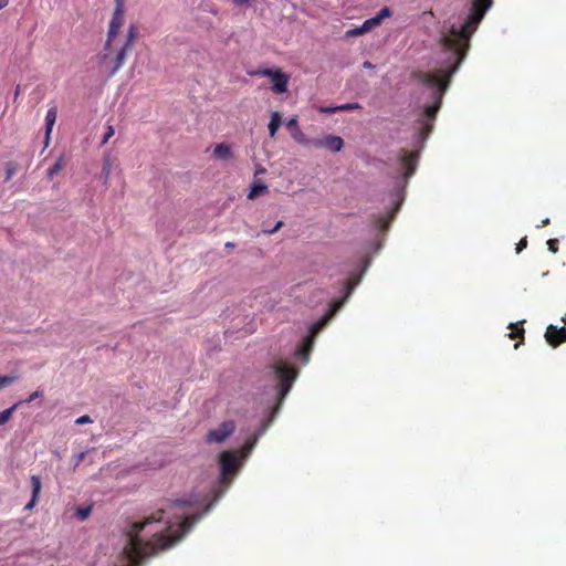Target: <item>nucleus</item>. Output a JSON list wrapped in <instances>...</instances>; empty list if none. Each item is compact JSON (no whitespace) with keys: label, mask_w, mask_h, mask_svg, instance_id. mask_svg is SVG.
Returning <instances> with one entry per match:
<instances>
[{"label":"nucleus","mask_w":566,"mask_h":566,"mask_svg":"<svg viewBox=\"0 0 566 566\" xmlns=\"http://www.w3.org/2000/svg\"><path fill=\"white\" fill-rule=\"evenodd\" d=\"M463 9L443 23L441 45L446 57L440 67L429 72H418L417 82L421 85V96L417 119L415 122L413 147L409 153L401 148L396 156L400 175L395 176L392 189L387 193L388 203L385 211L373 216V226H389L405 201L406 187L417 169L419 151L432 132L433 122L441 107L442 98L451 82V76L458 71L465 57L470 39L476 31L493 0H463Z\"/></svg>","instance_id":"nucleus-1"},{"label":"nucleus","mask_w":566,"mask_h":566,"mask_svg":"<svg viewBox=\"0 0 566 566\" xmlns=\"http://www.w3.org/2000/svg\"><path fill=\"white\" fill-rule=\"evenodd\" d=\"M17 170V167L13 163H7L6 164V178L4 181H9L12 179Z\"/></svg>","instance_id":"nucleus-23"},{"label":"nucleus","mask_w":566,"mask_h":566,"mask_svg":"<svg viewBox=\"0 0 566 566\" xmlns=\"http://www.w3.org/2000/svg\"><path fill=\"white\" fill-rule=\"evenodd\" d=\"M548 250L552 253H556L558 251V240L557 239H549L547 241Z\"/></svg>","instance_id":"nucleus-31"},{"label":"nucleus","mask_w":566,"mask_h":566,"mask_svg":"<svg viewBox=\"0 0 566 566\" xmlns=\"http://www.w3.org/2000/svg\"><path fill=\"white\" fill-rule=\"evenodd\" d=\"M226 247H227V248H233V247H234V243H232V242H227V243H226Z\"/></svg>","instance_id":"nucleus-43"},{"label":"nucleus","mask_w":566,"mask_h":566,"mask_svg":"<svg viewBox=\"0 0 566 566\" xmlns=\"http://www.w3.org/2000/svg\"><path fill=\"white\" fill-rule=\"evenodd\" d=\"M19 92H20V86L18 85V86L15 87V92H14L15 96L19 94Z\"/></svg>","instance_id":"nucleus-44"},{"label":"nucleus","mask_w":566,"mask_h":566,"mask_svg":"<svg viewBox=\"0 0 566 566\" xmlns=\"http://www.w3.org/2000/svg\"><path fill=\"white\" fill-rule=\"evenodd\" d=\"M316 293L328 296L327 293L324 290H317Z\"/></svg>","instance_id":"nucleus-42"},{"label":"nucleus","mask_w":566,"mask_h":566,"mask_svg":"<svg viewBox=\"0 0 566 566\" xmlns=\"http://www.w3.org/2000/svg\"><path fill=\"white\" fill-rule=\"evenodd\" d=\"M545 338L553 347L566 342V327L557 328L555 325H549L545 333Z\"/></svg>","instance_id":"nucleus-6"},{"label":"nucleus","mask_w":566,"mask_h":566,"mask_svg":"<svg viewBox=\"0 0 566 566\" xmlns=\"http://www.w3.org/2000/svg\"><path fill=\"white\" fill-rule=\"evenodd\" d=\"M119 29L115 27H108L107 40L105 43V50H109L113 40L117 36Z\"/></svg>","instance_id":"nucleus-20"},{"label":"nucleus","mask_w":566,"mask_h":566,"mask_svg":"<svg viewBox=\"0 0 566 566\" xmlns=\"http://www.w3.org/2000/svg\"><path fill=\"white\" fill-rule=\"evenodd\" d=\"M115 134V130L113 128V126L108 125L107 126V129L102 138V144H106L108 142V139Z\"/></svg>","instance_id":"nucleus-28"},{"label":"nucleus","mask_w":566,"mask_h":566,"mask_svg":"<svg viewBox=\"0 0 566 566\" xmlns=\"http://www.w3.org/2000/svg\"><path fill=\"white\" fill-rule=\"evenodd\" d=\"M364 30H363V27H356V28H353V29H349L346 31V36L347 38H354V36H358V35H361L364 34Z\"/></svg>","instance_id":"nucleus-26"},{"label":"nucleus","mask_w":566,"mask_h":566,"mask_svg":"<svg viewBox=\"0 0 566 566\" xmlns=\"http://www.w3.org/2000/svg\"><path fill=\"white\" fill-rule=\"evenodd\" d=\"M281 125H282L281 114L279 112L272 113L270 123L268 125L269 134L271 137H273L276 134V132Z\"/></svg>","instance_id":"nucleus-14"},{"label":"nucleus","mask_w":566,"mask_h":566,"mask_svg":"<svg viewBox=\"0 0 566 566\" xmlns=\"http://www.w3.org/2000/svg\"><path fill=\"white\" fill-rule=\"evenodd\" d=\"M22 403V401H18L14 405H12L10 408L3 410L0 412V426L7 423L10 418L12 417V413L14 410Z\"/></svg>","instance_id":"nucleus-16"},{"label":"nucleus","mask_w":566,"mask_h":566,"mask_svg":"<svg viewBox=\"0 0 566 566\" xmlns=\"http://www.w3.org/2000/svg\"><path fill=\"white\" fill-rule=\"evenodd\" d=\"M251 0H232L235 6L250 4Z\"/></svg>","instance_id":"nucleus-37"},{"label":"nucleus","mask_w":566,"mask_h":566,"mask_svg":"<svg viewBox=\"0 0 566 566\" xmlns=\"http://www.w3.org/2000/svg\"><path fill=\"white\" fill-rule=\"evenodd\" d=\"M563 323L566 324V315L562 318Z\"/></svg>","instance_id":"nucleus-46"},{"label":"nucleus","mask_w":566,"mask_h":566,"mask_svg":"<svg viewBox=\"0 0 566 566\" xmlns=\"http://www.w3.org/2000/svg\"><path fill=\"white\" fill-rule=\"evenodd\" d=\"M315 148H325L332 153H338L344 147V139L340 136L328 134L322 138H316L314 143Z\"/></svg>","instance_id":"nucleus-5"},{"label":"nucleus","mask_w":566,"mask_h":566,"mask_svg":"<svg viewBox=\"0 0 566 566\" xmlns=\"http://www.w3.org/2000/svg\"><path fill=\"white\" fill-rule=\"evenodd\" d=\"M123 22H124L123 0H116V7L112 14L109 25L119 29L122 27Z\"/></svg>","instance_id":"nucleus-12"},{"label":"nucleus","mask_w":566,"mask_h":566,"mask_svg":"<svg viewBox=\"0 0 566 566\" xmlns=\"http://www.w3.org/2000/svg\"><path fill=\"white\" fill-rule=\"evenodd\" d=\"M378 25H379V22L377 21V19L375 17L365 20L364 23L361 24L365 33L371 31L373 29H375Z\"/></svg>","instance_id":"nucleus-21"},{"label":"nucleus","mask_w":566,"mask_h":566,"mask_svg":"<svg viewBox=\"0 0 566 566\" xmlns=\"http://www.w3.org/2000/svg\"><path fill=\"white\" fill-rule=\"evenodd\" d=\"M57 116V108L56 106H52L48 109L45 115V137H44V144L45 146L49 145L50 142V135L52 133L53 126L55 124Z\"/></svg>","instance_id":"nucleus-8"},{"label":"nucleus","mask_w":566,"mask_h":566,"mask_svg":"<svg viewBox=\"0 0 566 566\" xmlns=\"http://www.w3.org/2000/svg\"><path fill=\"white\" fill-rule=\"evenodd\" d=\"M41 391L40 390H35L33 391L23 402H27V403H30L32 402L33 400H35L36 398H39L41 396Z\"/></svg>","instance_id":"nucleus-33"},{"label":"nucleus","mask_w":566,"mask_h":566,"mask_svg":"<svg viewBox=\"0 0 566 566\" xmlns=\"http://www.w3.org/2000/svg\"><path fill=\"white\" fill-rule=\"evenodd\" d=\"M283 221L282 220H279L275 226H271V228H263V232L266 233V234H273L275 233L276 231H279L282 227H283Z\"/></svg>","instance_id":"nucleus-25"},{"label":"nucleus","mask_w":566,"mask_h":566,"mask_svg":"<svg viewBox=\"0 0 566 566\" xmlns=\"http://www.w3.org/2000/svg\"><path fill=\"white\" fill-rule=\"evenodd\" d=\"M109 174H111V164L109 161H105L103 164V167H102V175L104 176V182L106 184L108 177H109Z\"/></svg>","instance_id":"nucleus-27"},{"label":"nucleus","mask_w":566,"mask_h":566,"mask_svg":"<svg viewBox=\"0 0 566 566\" xmlns=\"http://www.w3.org/2000/svg\"><path fill=\"white\" fill-rule=\"evenodd\" d=\"M286 127L292 132H294L295 129L300 128L298 127V123H297V119L296 117H292L290 118L287 122H286Z\"/></svg>","instance_id":"nucleus-30"},{"label":"nucleus","mask_w":566,"mask_h":566,"mask_svg":"<svg viewBox=\"0 0 566 566\" xmlns=\"http://www.w3.org/2000/svg\"><path fill=\"white\" fill-rule=\"evenodd\" d=\"M92 422V419L90 416L87 415H84V416H81L78 417L76 420H75V423L76 424H85V423H91Z\"/></svg>","instance_id":"nucleus-32"},{"label":"nucleus","mask_w":566,"mask_h":566,"mask_svg":"<svg viewBox=\"0 0 566 566\" xmlns=\"http://www.w3.org/2000/svg\"><path fill=\"white\" fill-rule=\"evenodd\" d=\"M136 36H137V29H136L135 25L132 24L128 28V31H127V34H126V41H125V44L123 46L132 50L133 49V44H134V40L136 39Z\"/></svg>","instance_id":"nucleus-18"},{"label":"nucleus","mask_w":566,"mask_h":566,"mask_svg":"<svg viewBox=\"0 0 566 566\" xmlns=\"http://www.w3.org/2000/svg\"><path fill=\"white\" fill-rule=\"evenodd\" d=\"M65 166L64 157L60 156L56 161L48 169L46 177L52 179L55 175H57L63 167Z\"/></svg>","instance_id":"nucleus-15"},{"label":"nucleus","mask_w":566,"mask_h":566,"mask_svg":"<svg viewBox=\"0 0 566 566\" xmlns=\"http://www.w3.org/2000/svg\"><path fill=\"white\" fill-rule=\"evenodd\" d=\"M254 74L270 78L275 93L282 94L287 91L289 75L280 69H259Z\"/></svg>","instance_id":"nucleus-3"},{"label":"nucleus","mask_w":566,"mask_h":566,"mask_svg":"<svg viewBox=\"0 0 566 566\" xmlns=\"http://www.w3.org/2000/svg\"><path fill=\"white\" fill-rule=\"evenodd\" d=\"M392 14V11L389 7H384L382 9H380V11L375 15V18L377 19V21L379 22V24L381 23V21L385 19V18H389L391 17Z\"/></svg>","instance_id":"nucleus-22"},{"label":"nucleus","mask_w":566,"mask_h":566,"mask_svg":"<svg viewBox=\"0 0 566 566\" xmlns=\"http://www.w3.org/2000/svg\"><path fill=\"white\" fill-rule=\"evenodd\" d=\"M30 483L32 493L31 500L24 506V510H31L36 504L42 488L41 479L38 475H32L30 479Z\"/></svg>","instance_id":"nucleus-7"},{"label":"nucleus","mask_w":566,"mask_h":566,"mask_svg":"<svg viewBox=\"0 0 566 566\" xmlns=\"http://www.w3.org/2000/svg\"><path fill=\"white\" fill-rule=\"evenodd\" d=\"M212 156L219 160H230L233 158V153L228 144L220 143L216 145Z\"/></svg>","instance_id":"nucleus-10"},{"label":"nucleus","mask_w":566,"mask_h":566,"mask_svg":"<svg viewBox=\"0 0 566 566\" xmlns=\"http://www.w3.org/2000/svg\"><path fill=\"white\" fill-rule=\"evenodd\" d=\"M9 3V0H0V10L7 7Z\"/></svg>","instance_id":"nucleus-38"},{"label":"nucleus","mask_w":566,"mask_h":566,"mask_svg":"<svg viewBox=\"0 0 566 566\" xmlns=\"http://www.w3.org/2000/svg\"><path fill=\"white\" fill-rule=\"evenodd\" d=\"M363 66H364L365 69H371V67H374V65H373L369 61H365V62L363 63Z\"/></svg>","instance_id":"nucleus-39"},{"label":"nucleus","mask_w":566,"mask_h":566,"mask_svg":"<svg viewBox=\"0 0 566 566\" xmlns=\"http://www.w3.org/2000/svg\"><path fill=\"white\" fill-rule=\"evenodd\" d=\"M132 50L127 49V48H124L122 46L120 50L117 52L116 56L113 59V66L109 71V76H113L117 73V71L124 65L125 61H126V57H127V54L130 52Z\"/></svg>","instance_id":"nucleus-11"},{"label":"nucleus","mask_w":566,"mask_h":566,"mask_svg":"<svg viewBox=\"0 0 566 566\" xmlns=\"http://www.w3.org/2000/svg\"><path fill=\"white\" fill-rule=\"evenodd\" d=\"M90 514H91L90 506L78 507L76 511V516L81 520H86L90 516Z\"/></svg>","instance_id":"nucleus-24"},{"label":"nucleus","mask_w":566,"mask_h":566,"mask_svg":"<svg viewBox=\"0 0 566 566\" xmlns=\"http://www.w3.org/2000/svg\"><path fill=\"white\" fill-rule=\"evenodd\" d=\"M361 106L358 103H346L342 105H335V106H323L319 108L322 113L326 114H334L337 112H350L355 109H360Z\"/></svg>","instance_id":"nucleus-9"},{"label":"nucleus","mask_w":566,"mask_h":566,"mask_svg":"<svg viewBox=\"0 0 566 566\" xmlns=\"http://www.w3.org/2000/svg\"><path fill=\"white\" fill-rule=\"evenodd\" d=\"M268 190V186L262 182H255L252 185L250 192L248 195L249 199H254L261 193L265 192Z\"/></svg>","instance_id":"nucleus-17"},{"label":"nucleus","mask_w":566,"mask_h":566,"mask_svg":"<svg viewBox=\"0 0 566 566\" xmlns=\"http://www.w3.org/2000/svg\"><path fill=\"white\" fill-rule=\"evenodd\" d=\"M107 60H108V55H107V54H103V55H102V62H103V63H106V62H107Z\"/></svg>","instance_id":"nucleus-41"},{"label":"nucleus","mask_w":566,"mask_h":566,"mask_svg":"<svg viewBox=\"0 0 566 566\" xmlns=\"http://www.w3.org/2000/svg\"><path fill=\"white\" fill-rule=\"evenodd\" d=\"M235 430V423L232 420L221 422L217 428L208 431L206 441L208 443H221L228 439Z\"/></svg>","instance_id":"nucleus-4"},{"label":"nucleus","mask_w":566,"mask_h":566,"mask_svg":"<svg viewBox=\"0 0 566 566\" xmlns=\"http://www.w3.org/2000/svg\"><path fill=\"white\" fill-rule=\"evenodd\" d=\"M85 457V452H78L74 455L73 460H74V467H77L84 459Z\"/></svg>","instance_id":"nucleus-34"},{"label":"nucleus","mask_w":566,"mask_h":566,"mask_svg":"<svg viewBox=\"0 0 566 566\" xmlns=\"http://www.w3.org/2000/svg\"><path fill=\"white\" fill-rule=\"evenodd\" d=\"M371 263V260L366 258L364 260L363 269L360 274L354 281H344L342 284V291L344 293L343 300H329L327 313L316 323H313L308 328V334L304 336L302 343L294 349L295 358L300 359L303 364L308 361L310 353L314 345L315 336L327 325L329 319L336 314V312L343 306L346 300L350 296L354 289L360 283L364 273L367 271Z\"/></svg>","instance_id":"nucleus-2"},{"label":"nucleus","mask_w":566,"mask_h":566,"mask_svg":"<svg viewBox=\"0 0 566 566\" xmlns=\"http://www.w3.org/2000/svg\"><path fill=\"white\" fill-rule=\"evenodd\" d=\"M527 245L526 238H523L516 245V253H520L523 249H525Z\"/></svg>","instance_id":"nucleus-35"},{"label":"nucleus","mask_w":566,"mask_h":566,"mask_svg":"<svg viewBox=\"0 0 566 566\" xmlns=\"http://www.w3.org/2000/svg\"><path fill=\"white\" fill-rule=\"evenodd\" d=\"M18 378L17 374L0 375V389L12 385Z\"/></svg>","instance_id":"nucleus-19"},{"label":"nucleus","mask_w":566,"mask_h":566,"mask_svg":"<svg viewBox=\"0 0 566 566\" xmlns=\"http://www.w3.org/2000/svg\"><path fill=\"white\" fill-rule=\"evenodd\" d=\"M547 224H549V218L544 219V220L542 221V224H539V226H537V227L539 228V227H544V226H547Z\"/></svg>","instance_id":"nucleus-40"},{"label":"nucleus","mask_w":566,"mask_h":566,"mask_svg":"<svg viewBox=\"0 0 566 566\" xmlns=\"http://www.w3.org/2000/svg\"><path fill=\"white\" fill-rule=\"evenodd\" d=\"M514 327H515V324L514 323H510L509 328H511L512 332L509 334V336L511 338H516L517 336H520V335L522 336L524 334V329L523 328L514 331Z\"/></svg>","instance_id":"nucleus-29"},{"label":"nucleus","mask_w":566,"mask_h":566,"mask_svg":"<svg viewBox=\"0 0 566 566\" xmlns=\"http://www.w3.org/2000/svg\"><path fill=\"white\" fill-rule=\"evenodd\" d=\"M265 172H266V170H265V168H264V167H262L261 165H258V166H256V168H255V176H258V175H263V174H265Z\"/></svg>","instance_id":"nucleus-36"},{"label":"nucleus","mask_w":566,"mask_h":566,"mask_svg":"<svg viewBox=\"0 0 566 566\" xmlns=\"http://www.w3.org/2000/svg\"><path fill=\"white\" fill-rule=\"evenodd\" d=\"M293 139L303 146H312L314 147V143L316 138L307 137L300 128L292 132Z\"/></svg>","instance_id":"nucleus-13"},{"label":"nucleus","mask_w":566,"mask_h":566,"mask_svg":"<svg viewBox=\"0 0 566 566\" xmlns=\"http://www.w3.org/2000/svg\"><path fill=\"white\" fill-rule=\"evenodd\" d=\"M381 249V243H378L376 247V252H378Z\"/></svg>","instance_id":"nucleus-45"}]
</instances>
